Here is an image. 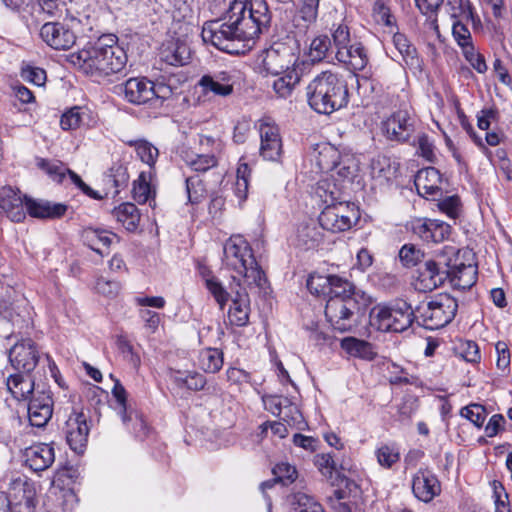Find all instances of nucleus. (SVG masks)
Listing matches in <instances>:
<instances>
[{"label":"nucleus","instance_id":"3","mask_svg":"<svg viewBox=\"0 0 512 512\" xmlns=\"http://www.w3.org/2000/svg\"><path fill=\"white\" fill-rule=\"evenodd\" d=\"M306 97L315 112L329 115L348 105L349 89L341 74L323 71L307 85Z\"/></svg>","mask_w":512,"mask_h":512},{"label":"nucleus","instance_id":"6","mask_svg":"<svg viewBox=\"0 0 512 512\" xmlns=\"http://www.w3.org/2000/svg\"><path fill=\"white\" fill-rule=\"evenodd\" d=\"M417 322L416 308L404 299L379 304L370 312V323L385 332H403Z\"/></svg>","mask_w":512,"mask_h":512},{"label":"nucleus","instance_id":"54","mask_svg":"<svg viewBox=\"0 0 512 512\" xmlns=\"http://www.w3.org/2000/svg\"><path fill=\"white\" fill-rule=\"evenodd\" d=\"M486 408L478 403H472L466 407H463L460 411V415L470 422H472L476 427H482L486 417H487Z\"/></svg>","mask_w":512,"mask_h":512},{"label":"nucleus","instance_id":"36","mask_svg":"<svg viewBox=\"0 0 512 512\" xmlns=\"http://www.w3.org/2000/svg\"><path fill=\"white\" fill-rule=\"evenodd\" d=\"M393 43L401 54L407 67L410 69H419L421 67V61L417 56L416 48L410 44L404 34L395 33L393 36Z\"/></svg>","mask_w":512,"mask_h":512},{"label":"nucleus","instance_id":"38","mask_svg":"<svg viewBox=\"0 0 512 512\" xmlns=\"http://www.w3.org/2000/svg\"><path fill=\"white\" fill-rule=\"evenodd\" d=\"M329 294V297L339 298H358L363 301V303H369V297L365 295V293L361 291H357L355 286L348 281L346 278L336 275L334 280H332V287Z\"/></svg>","mask_w":512,"mask_h":512},{"label":"nucleus","instance_id":"17","mask_svg":"<svg viewBox=\"0 0 512 512\" xmlns=\"http://www.w3.org/2000/svg\"><path fill=\"white\" fill-rule=\"evenodd\" d=\"M9 361L17 372L31 374L39 361V352L31 339L17 342L9 351Z\"/></svg>","mask_w":512,"mask_h":512},{"label":"nucleus","instance_id":"22","mask_svg":"<svg viewBox=\"0 0 512 512\" xmlns=\"http://www.w3.org/2000/svg\"><path fill=\"white\" fill-rule=\"evenodd\" d=\"M446 253L456 256L454 260L451 259L449 267L448 280L451 285L458 290L470 289L477 281V267L473 264L458 262V253H455L454 248H450Z\"/></svg>","mask_w":512,"mask_h":512},{"label":"nucleus","instance_id":"29","mask_svg":"<svg viewBox=\"0 0 512 512\" xmlns=\"http://www.w3.org/2000/svg\"><path fill=\"white\" fill-rule=\"evenodd\" d=\"M336 58L353 71L363 70L368 63V56L360 42L352 43L344 50L336 51Z\"/></svg>","mask_w":512,"mask_h":512},{"label":"nucleus","instance_id":"13","mask_svg":"<svg viewBox=\"0 0 512 512\" xmlns=\"http://www.w3.org/2000/svg\"><path fill=\"white\" fill-rule=\"evenodd\" d=\"M154 82L147 77H131L115 86L118 95L133 105H144L154 100Z\"/></svg>","mask_w":512,"mask_h":512},{"label":"nucleus","instance_id":"20","mask_svg":"<svg viewBox=\"0 0 512 512\" xmlns=\"http://www.w3.org/2000/svg\"><path fill=\"white\" fill-rule=\"evenodd\" d=\"M41 39L51 48L68 50L76 42L74 32L60 22H47L40 29Z\"/></svg>","mask_w":512,"mask_h":512},{"label":"nucleus","instance_id":"11","mask_svg":"<svg viewBox=\"0 0 512 512\" xmlns=\"http://www.w3.org/2000/svg\"><path fill=\"white\" fill-rule=\"evenodd\" d=\"M447 254H439L435 259L426 260L423 267L419 269L418 281L421 289L432 291L448 280L451 257Z\"/></svg>","mask_w":512,"mask_h":512},{"label":"nucleus","instance_id":"21","mask_svg":"<svg viewBox=\"0 0 512 512\" xmlns=\"http://www.w3.org/2000/svg\"><path fill=\"white\" fill-rule=\"evenodd\" d=\"M413 495L420 501L429 503L441 493L437 476L428 468H420L412 477Z\"/></svg>","mask_w":512,"mask_h":512},{"label":"nucleus","instance_id":"64","mask_svg":"<svg viewBox=\"0 0 512 512\" xmlns=\"http://www.w3.org/2000/svg\"><path fill=\"white\" fill-rule=\"evenodd\" d=\"M117 346L123 357L129 361L134 367L140 364V357L134 352L131 343L124 337H119Z\"/></svg>","mask_w":512,"mask_h":512},{"label":"nucleus","instance_id":"7","mask_svg":"<svg viewBox=\"0 0 512 512\" xmlns=\"http://www.w3.org/2000/svg\"><path fill=\"white\" fill-rule=\"evenodd\" d=\"M262 67L267 74L281 75L292 69L302 70L304 62H299V46L293 37L273 42L261 55Z\"/></svg>","mask_w":512,"mask_h":512},{"label":"nucleus","instance_id":"34","mask_svg":"<svg viewBox=\"0 0 512 512\" xmlns=\"http://www.w3.org/2000/svg\"><path fill=\"white\" fill-rule=\"evenodd\" d=\"M322 227L311 221L301 225L298 229V245L305 250L314 249L323 241Z\"/></svg>","mask_w":512,"mask_h":512},{"label":"nucleus","instance_id":"16","mask_svg":"<svg viewBox=\"0 0 512 512\" xmlns=\"http://www.w3.org/2000/svg\"><path fill=\"white\" fill-rule=\"evenodd\" d=\"M233 282L230 283L229 300L232 305L228 311V318L232 325L244 327L249 322L250 299L248 293L243 289L236 278L232 277Z\"/></svg>","mask_w":512,"mask_h":512},{"label":"nucleus","instance_id":"9","mask_svg":"<svg viewBox=\"0 0 512 512\" xmlns=\"http://www.w3.org/2000/svg\"><path fill=\"white\" fill-rule=\"evenodd\" d=\"M368 303L361 299L329 297L325 306V316L335 330L350 331L357 325V315Z\"/></svg>","mask_w":512,"mask_h":512},{"label":"nucleus","instance_id":"50","mask_svg":"<svg viewBox=\"0 0 512 512\" xmlns=\"http://www.w3.org/2000/svg\"><path fill=\"white\" fill-rule=\"evenodd\" d=\"M377 461L384 468H391L400 460V452L396 445L383 444L375 452Z\"/></svg>","mask_w":512,"mask_h":512},{"label":"nucleus","instance_id":"60","mask_svg":"<svg viewBox=\"0 0 512 512\" xmlns=\"http://www.w3.org/2000/svg\"><path fill=\"white\" fill-rule=\"evenodd\" d=\"M272 472L276 477V480H279V483H282L283 485L291 484L297 477L295 467L291 466L289 463L282 462L277 464L273 468Z\"/></svg>","mask_w":512,"mask_h":512},{"label":"nucleus","instance_id":"52","mask_svg":"<svg viewBox=\"0 0 512 512\" xmlns=\"http://www.w3.org/2000/svg\"><path fill=\"white\" fill-rule=\"evenodd\" d=\"M331 48V40L328 36L322 35L314 38L310 44L309 57L312 62L322 61L329 49Z\"/></svg>","mask_w":512,"mask_h":512},{"label":"nucleus","instance_id":"42","mask_svg":"<svg viewBox=\"0 0 512 512\" xmlns=\"http://www.w3.org/2000/svg\"><path fill=\"white\" fill-rule=\"evenodd\" d=\"M265 408L274 415H281L282 409L285 408L290 414L294 422H299L302 419V415L298 410L297 406L290 403L288 398H284L277 395H270L264 398Z\"/></svg>","mask_w":512,"mask_h":512},{"label":"nucleus","instance_id":"31","mask_svg":"<svg viewBox=\"0 0 512 512\" xmlns=\"http://www.w3.org/2000/svg\"><path fill=\"white\" fill-rule=\"evenodd\" d=\"M114 237L115 235L108 231L92 227L84 228L81 232L83 243L101 256L105 253L102 248L108 249Z\"/></svg>","mask_w":512,"mask_h":512},{"label":"nucleus","instance_id":"26","mask_svg":"<svg viewBox=\"0 0 512 512\" xmlns=\"http://www.w3.org/2000/svg\"><path fill=\"white\" fill-rule=\"evenodd\" d=\"M451 227L438 220L426 219L414 225L415 233L424 241L439 243L448 238Z\"/></svg>","mask_w":512,"mask_h":512},{"label":"nucleus","instance_id":"51","mask_svg":"<svg viewBox=\"0 0 512 512\" xmlns=\"http://www.w3.org/2000/svg\"><path fill=\"white\" fill-rule=\"evenodd\" d=\"M399 259L403 266L411 268L424 259V252L414 244H405L399 251Z\"/></svg>","mask_w":512,"mask_h":512},{"label":"nucleus","instance_id":"23","mask_svg":"<svg viewBox=\"0 0 512 512\" xmlns=\"http://www.w3.org/2000/svg\"><path fill=\"white\" fill-rule=\"evenodd\" d=\"M23 457L26 466L38 473L52 466L55 461V450L50 444L38 443L25 448Z\"/></svg>","mask_w":512,"mask_h":512},{"label":"nucleus","instance_id":"41","mask_svg":"<svg viewBox=\"0 0 512 512\" xmlns=\"http://www.w3.org/2000/svg\"><path fill=\"white\" fill-rule=\"evenodd\" d=\"M198 363L204 372L217 373L224 363L223 352L217 348H205L199 353Z\"/></svg>","mask_w":512,"mask_h":512},{"label":"nucleus","instance_id":"15","mask_svg":"<svg viewBox=\"0 0 512 512\" xmlns=\"http://www.w3.org/2000/svg\"><path fill=\"white\" fill-rule=\"evenodd\" d=\"M260 155L265 160L278 161L282 154V139L279 127L270 119L259 121Z\"/></svg>","mask_w":512,"mask_h":512},{"label":"nucleus","instance_id":"30","mask_svg":"<svg viewBox=\"0 0 512 512\" xmlns=\"http://www.w3.org/2000/svg\"><path fill=\"white\" fill-rule=\"evenodd\" d=\"M441 174L434 167L420 170L415 177V186L420 195L434 197L440 192Z\"/></svg>","mask_w":512,"mask_h":512},{"label":"nucleus","instance_id":"18","mask_svg":"<svg viewBox=\"0 0 512 512\" xmlns=\"http://www.w3.org/2000/svg\"><path fill=\"white\" fill-rule=\"evenodd\" d=\"M53 414L52 393L49 390H36L28 404V419L31 426L43 428Z\"/></svg>","mask_w":512,"mask_h":512},{"label":"nucleus","instance_id":"14","mask_svg":"<svg viewBox=\"0 0 512 512\" xmlns=\"http://www.w3.org/2000/svg\"><path fill=\"white\" fill-rule=\"evenodd\" d=\"M66 442L76 454H83L87 447L90 428L83 412L73 411L63 428Z\"/></svg>","mask_w":512,"mask_h":512},{"label":"nucleus","instance_id":"53","mask_svg":"<svg viewBox=\"0 0 512 512\" xmlns=\"http://www.w3.org/2000/svg\"><path fill=\"white\" fill-rule=\"evenodd\" d=\"M39 167L58 183H63L67 179V172L69 171V168L59 161L41 159Z\"/></svg>","mask_w":512,"mask_h":512},{"label":"nucleus","instance_id":"12","mask_svg":"<svg viewBox=\"0 0 512 512\" xmlns=\"http://www.w3.org/2000/svg\"><path fill=\"white\" fill-rule=\"evenodd\" d=\"M381 130L390 141L408 142L415 131V118L408 110H397L382 121Z\"/></svg>","mask_w":512,"mask_h":512},{"label":"nucleus","instance_id":"47","mask_svg":"<svg viewBox=\"0 0 512 512\" xmlns=\"http://www.w3.org/2000/svg\"><path fill=\"white\" fill-rule=\"evenodd\" d=\"M127 144L135 148V151L140 160L146 163L151 171L159 155L158 149L150 142L142 139L131 140L127 142Z\"/></svg>","mask_w":512,"mask_h":512},{"label":"nucleus","instance_id":"48","mask_svg":"<svg viewBox=\"0 0 512 512\" xmlns=\"http://www.w3.org/2000/svg\"><path fill=\"white\" fill-rule=\"evenodd\" d=\"M105 183L112 184L115 187V194L119 193V189L126 187L129 181V175L127 172V168L119 163H113V165L109 168L104 178Z\"/></svg>","mask_w":512,"mask_h":512},{"label":"nucleus","instance_id":"5","mask_svg":"<svg viewBox=\"0 0 512 512\" xmlns=\"http://www.w3.org/2000/svg\"><path fill=\"white\" fill-rule=\"evenodd\" d=\"M223 263L242 275L248 285L264 289L267 279L256 262L249 243L241 236L229 238L223 247Z\"/></svg>","mask_w":512,"mask_h":512},{"label":"nucleus","instance_id":"61","mask_svg":"<svg viewBox=\"0 0 512 512\" xmlns=\"http://www.w3.org/2000/svg\"><path fill=\"white\" fill-rule=\"evenodd\" d=\"M332 38L337 51L344 50L345 47L352 44L349 27L343 23L338 24V26L332 30Z\"/></svg>","mask_w":512,"mask_h":512},{"label":"nucleus","instance_id":"24","mask_svg":"<svg viewBox=\"0 0 512 512\" xmlns=\"http://www.w3.org/2000/svg\"><path fill=\"white\" fill-rule=\"evenodd\" d=\"M200 145L201 147L212 146V150L209 153L187 155L185 162L193 170L197 172H205L217 165L218 160L216 153L220 151L221 145L210 136H202L200 138Z\"/></svg>","mask_w":512,"mask_h":512},{"label":"nucleus","instance_id":"4","mask_svg":"<svg viewBox=\"0 0 512 512\" xmlns=\"http://www.w3.org/2000/svg\"><path fill=\"white\" fill-rule=\"evenodd\" d=\"M316 194L326 205L318 217L323 230L333 233L349 230L359 219V211L353 203L339 201L340 191L329 179L318 182Z\"/></svg>","mask_w":512,"mask_h":512},{"label":"nucleus","instance_id":"39","mask_svg":"<svg viewBox=\"0 0 512 512\" xmlns=\"http://www.w3.org/2000/svg\"><path fill=\"white\" fill-rule=\"evenodd\" d=\"M114 218L128 231H135L140 222V213L133 203H123L112 212Z\"/></svg>","mask_w":512,"mask_h":512},{"label":"nucleus","instance_id":"19","mask_svg":"<svg viewBox=\"0 0 512 512\" xmlns=\"http://www.w3.org/2000/svg\"><path fill=\"white\" fill-rule=\"evenodd\" d=\"M26 195L12 186L0 188V209L12 222H21L26 217Z\"/></svg>","mask_w":512,"mask_h":512},{"label":"nucleus","instance_id":"8","mask_svg":"<svg viewBox=\"0 0 512 512\" xmlns=\"http://www.w3.org/2000/svg\"><path fill=\"white\" fill-rule=\"evenodd\" d=\"M457 300L448 294H439L429 302L416 306L417 323L429 330L448 325L456 316Z\"/></svg>","mask_w":512,"mask_h":512},{"label":"nucleus","instance_id":"44","mask_svg":"<svg viewBox=\"0 0 512 512\" xmlns=\"http://www.w3.org/2000/svg\"><path fill=\"white\" fill-rule=\"evenodd\" d=\"M291 512H325L322 505L312 496L302 492L294 493L289 498Z\"/></svg>","mask_w":512,"mask_h":512},{"label":"nucleus","instance_id":"63","mask_svg":"<svg viewBox=\"0 0 512 512\" xmlns=\"http://www.w3.org/2000/svg\"><path fill=\"white\" fill-rule=\"evenodd\" d=\"M21 77L23 80L31 82L35 85H42L46 79L45 70L39 67H33L30 65H26L21 69Z\"/></svg>","mask_w":512,"mask_h":512},{"label":"nucleus","instance_id":"1","mask_svg":"<svg viewBox=\"0 0 512 512\" xmlns=\"http://www.w3.org/2000/svg\"><path fill=\"white\" fill-rule=\"evenodd\" d=\"M271 12L265 0H233L224 15L204 23L201 37L218 50L239 54L244 42L268 30Z\"/></svg>","mask_w":512,"mask_h":512},{"label":"nucleus","instance_id":"43","mask_svg":"<svg viewBox=\"0 0 512 512\" xmlns=\"http://www.w3.org/2000/svg\"><path fill=\"white\" fill-rule=\"evenodd\" d=\"M152 177V172L149 171L141 172L138 179L134 182L133 186V198L139 204H144L150 201L151 198L155 196V190L152 188L150 184V180ZM154 201V199H152Z\"/></svg>","mask_w":512,"mask_h":512},{"label":"nucleus","instance_id":"27","mask_svg":"<svg viewBox=\"0 0 512 512\" xmlns=\"http://www.w3.org/2000/svg\"><path fill=\"white\" fill-rule=\"evenodd\" d=\"M6 386L14 399L26 400L35 394V382L31 374L14 373L7 377Z\"/></svg>","mask_w":512,"mask_h":512},{"label":"nucleus","instance_id":"35","mask_svg":"<svg viewBox=\"0 0 512 512\" xmlns=\"http://www.w3.org/2000/svg\"><path fill=\"white\" fill-rule=\"evenodd\" d=\"M302 76V70L294 68L290 71H285L273 81L272 88L279 97L288 98L301 81Z\"/></svg>","mask_w":512,"mask_h":512},{"label":"nucleus","instance_id":"2","mask_svg":"<svg viewBox=\"0 0 512 512\" xmlns=\"http://www.w3.org/2000/svg\"><path fill=\"white\" fill-rule=\"evenodd\" d=\"M128 56L114 34L102 35L90 46L70 55V62L90 76L105 77L121 72Z\"/></svg>","mask_w":512,"mask_h":512},{"label":"nucleus","instance_id":"49","mask_svg":"<svg viewBox=\"0 0 512 512\" xmlns=\"http://www.w3.org/2000/svg\"><path fill=\"white\" fill-rule=\"evenodd\" d=\"M335 276L312 274L307 280V288L311 294L316 296H329Z\"/></svg>","mask_w":512,"mask_h":512},{"label":"nucleus","instance_id":"62","mask_svg":"<svg viewBox=\"0 0 512 512\" xmlns=\"http://www.w3.org/2000/svg\"><path fill=\"white\" fill-rule=\"evenodd\" d=\"M418 408L417 400L409 397L403 399L402 403L398 406L396 420L401 423L409 422Z\"/></svg>","mask_w":512,"mask_h":512},{"label":"nucleus","instance_id":"28","mask_svg":"<svg viewBox=\"0 0 512 512\" xmlns=\"http://www.w3.org/2000/svg\"><path fill=\"white\" fill-rule=\"evenodd\" d=\"M398 163L385 155H377L371 160V177L380 185L387 184L397 177Z\"/></svg>","mask_w":512,"mask_h":512},{"label":"nucleus","instance_id":"32","mask_svg":"<svg viewBox=\"0 0 512 512\" xmlns=\"http://www.w3.org/2000/svg\"><path fill=\"white\" fill-rule=\"evenodd\" d=\"M112 394L119 405L118 414L121 417L122 423L129 424V421L136 419L141 426L140 430L143 431L144 424L139 420V411L133 408L131 405H128L127 392L124 386L118 380L114 384Z\"/></svg>","mask_w":512,"mask_h":512},{"label":"nucleus","instance_id":"40","mask_svg":"<svg viewBox=\"0 0 512 512\" xmlns=\"http://www.w3.org/2000/svg\"><path fill=\"white\" fill-rule=\"evenodd\" d=\"M189 49L184 43L169 42L161 51L162 59L169 65H184L189 59Z\"/></svg>","mask_w":512,"mask_h":512},{"label":"nucleus","instance_id":"59","mask_svg":"<svg viewBox=\"0 0 512 512\" xmlns=\"http://www.w3.org/2000/svg\"><path fill=\"white\" fill-rule=\"evenodd\" d=\"M34 512L35 501L29 491L24 493L22 500L19 501V486H15L14 500L11 502V512Z\"/></svg>","mask_w":512,"mask_h":512},{"label":"nucleus","instance_id":"10","mask_svg":"<svg viewBox=\"0 0 512 512\" xmlns=\"http://www.w3.org/2000/svg\"><path fill=\"white\" fill-rule=\"evenodd\" d=\"M236 82L235 71L222 69L204 73L196 86L200 89L201 96L205 98H226L233 94Z\"/></svg>","mask_w":512,"mask_h":512},{"label":"nucleus","instance_id":"33","mask_svg":"<svg viewBox=\"0 0 512 512\" xmlns=\"http://www.w3.org/2000/svg\"><path fill=\"white\" fill-rule=\"evenodd\" d=\"M170 379L177 387L192 391L202 390L207 383L205 376L196 371L173 370Z\"/></svg>","mask_w":512,"mask_h":512},{"label":"nucleus","instance_id":"45","mask_svg":"<svg viewBox=\"0 0 512 512\" xmlns=\"http://www.w3.org/2000/svg\"><path fill=\"white\" fill-rule=\"evenodd\" d=\"M88 118L87 108L74 106L62 115L60 125L63 130H74L86 124Z\"/></svg>","mask_w":512,"mask_h":512},{"label":"nucleus","instance_id":"25","mask_svg":"<svg viewBox=\"0 0 512 512\" xmlns=\"http://www.w3.org/2000/svg\"><path fill=\"white\" fill-rule=\"evenodd\" d=\"M26 210L31 217L39 219H59L63 217L68 206L48 200L26 199Z\"/></svg>","mask_w":512,"mask_h":512},{"label":"nucleus","instance_id":"55","mask_svg":"<svg viewBox=\"0 0 512 512\" xmlns=\"http://www.w3.org/2000/svg\"><path fill=\"white\" fill-rule=\"evenodd\" d=\"M186 191L188 200L192 204L199 203L206 194L203 181L197 175L186 179Z\"/></svg>","mask_w":512,"mask_h":512},{"label":"nucleus","instance_id":"57","mask_svg":"<svg viewBox=\"0 0 512 512\" xmlns=\"http://www.w3.org/2000/svg\"><path fill=\"white\" fill-rule=\"evenodd\" d=\"M373 17L377 23H381L387 27L396 25V19L384 0L375 1L373 5Z\"/></svg>","mask_w":512,"mask_h":512},{"label":"nucleus","instance_id":"46","mask_svg":"<svg viewBox=\"0 0 512 512\" xmlns=\"http://www.w3.org/2000/svg\"><path fill=\"white\" fill-rule=\"evenodd\" d=\"M341 347L352 356L363 359H372V347L371 344L366 341L347 337L341 341Z\"/></svg>","mask_w":512,"mask_h":512},{"label":"nucleus","instance_id":"37","mask_svg":"<svg viewBox=\"0 0 512 512\" xmlns=\"http://www.w3.org/2000/svg\"><path fill=\"white\" fill-rule=\"evenodd\" d=\"M201 276L205 281V287L218 303L220 309L223 310L229 301V292L221 281L208 269L201 270Z\"/></svg>","mask_w":512,"mask_h":512},{"label":"nucleus","instance_id":"56","mask_svg":"<svg viewBox=\"0 0 512 512\" xmlns=\"http://www.w3.org/2000/svg\"><path fill=\"white\" fill-rule=\"evenodd\" d=\"M347 492L345 490L336 489L333 495L328 498L331 507L335 512H352L356 508V504L350 500H346Z\"/></svg>","mask_w":512,"mask_h":512},{"label":"nucleus","instance_id":"58","mask_svg":"<svg viewBox=\"0 0 512 512\" xmlns=\"http://www.w3.org/2000/svg\"><path fill=\"white\" fill-rule=\"evenodd\" d=\"M314 464L320 473L328 479H331L334 472H336V463L330 453H321L315 455Z\"/></svg>","mask_w":512,"mask_h":512}]
</instances>
